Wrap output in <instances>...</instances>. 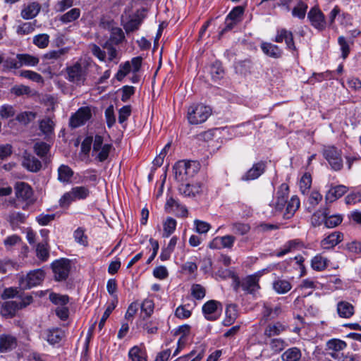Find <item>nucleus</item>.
Wrapping results in <instances>:
<instances>
[{"label":"nucleus","mask_w":361,"mask_h":361,"mask_svg":"<svg viewBox=\"0 0 361 361\" xmlns=\"http://www.w3.org/2000/svg\"><path fill=\"white\" fill-rule=\"evenodd\" d=\"M70 269V260L67 259H61L55 261L52 264L54 279L59 281L66 280L69 275Z\"/></svg>","instance_id":"nucleus-7"},{"label":"nucleus","mask_w":361,"mask_h":361,"mask_svg":"<svg viewBox=\"0 0 361 361\" xmlns=\"http://www.w3.org/2000/svg\"><path fill=\"white\" fill-rule=\"evenodd\" d=\"M39 129L45 135H50L53 133L55 123L51 118L47 117L40 121Z\"/></svg>","instance_id":"nucleus-40"},{"label":"nucleus","mask_w":361,"mask_h":361,"mask_svg":"<svg viewBox=\"0 0 361 361\" xmlns=\"http://www.w3.org/2000/svg\"><path fill=\"white\" fill-rule=\"evenodd\" d=\"M292 288L290 283L285 279H277L273 283L274 290L279 294H284Z\"/></svg>","instance_id":"nucleus-34"},{"label":"nucleus","mask_w":361,"mask_h":361,"mask_svg":"<svg viewBox=\"0 0 361 361\" xmlns=\"http://www.w3.org/2000/svg\"><path fill=\"white\" fill-rule=\"evenodd\" d=\"M259 279V278L257 275H250L238 282L236 286H240L246 293L255 295L260 288Z\"/></svg>","instance_id":"nucleus-11"},{"label":"nucleus","mask_w":361,"mask_h":361,"mask_svg":"<svg viewBox=\"0 0 361 361\" xmlns=\"http://www.w3.org/2000/svg\"><path fill=\"white\" fill-rule=\"evenodd\" d=\"M307 9V5L302 1H299L297 6L293 8L292 11V15L294 17L303 19L305 16Z\"/></svg>","instance_id":"nucleus-47"},{"label":"nucleus","mask_w":361,"mask_h":361,"mask_svg":"<svg viewBox=\"0 0 361 361\" xmlns=\"http://www.w3.org/2000/svg\"><path fill=\"white\" fill-rule=\"evenodd\" d=\"M22 165L27 171L34 173L39 171L42 168L41 161L34 155L26 151L23 154Z\"/></svg>","instance_id":"nucleus-14"},{"label":"nucleus","mask_w":361,"mask_h":361,"mask_svg":"<svg viewBox=\"0 0 361 361\" xmlns=\"http://www.w3.org/2000/svg\"><path fill=\"white\" fill-rule=\"evenodd\" d=\"M154 302L152 300L145 299L141 305V311L145 313L143 319H145L151 316L154 312Z\"/></svg>","instance_id":"nucleus-50"},{"label":"nucleus","mask_w":361,"mask_h":361,"mask_svg":"<svg viewBox=\"0 0 361 361\" xmlns=\"http://www.w3.org/2000/svg\"><path fill=\"white\" fill-rule=\"evenodd\" d=\"M328 265V259L322 257L321 255H317L314 257L311 261V266L314 270L321 271L324 270Z\"/></svg>","instance_id":"nucleus-35"},{"label":"nucleus","mask_w":361,"mask_h":361,"mask_svg":"<svg viewBox=\"0 0 361 361\" xmlns=\"http://www.w3.org/2000/svg\"><path fill=\"white\" fill-rule=\"evenodd\" d=\"M304 247L303 243L299 239H293L286 242L276 252L277 257H282L290 252L299 250Z\"/></svg>","instance_id":"nucleus-15"},{"label":"nucleus","mask_w":361,"mask_h":361,"mask_svg":"<svg viewBox=\"0 0 361 361\" xmlns=\"http://www.w3.org/2000/svg\"><path fill=\"white\" fill-rule=\"evenodd\" d=\"M112 148L111 144H104L102 148L99 149L96 153V158L100 161L103 162L109 157V152Z\"/></svg>","instance_id":"nucleus-57"},{"label":"nucleus","mask_w":361,"mask_h":361,"mask_svg":"<svg viewBox=\"0 0 361 361\" xmlns=\"http://www.w3.org/2000/svg\"><path fill=\"white\" fill-rule=\"evenodd\" d=\"M336 311L341 318L349 319L355 313L353 305L347 301H340L337 303Z\"/></svg>","instance_id":"nucleus-23"},{"label":"nucleus","mask_w":361,"mask_h":361,"mask_svg":"<svg viewBox=\"0 0 361 361\" xmlns=\"http://www.w3.org/2000/svg\"><path fill=\"white\" fill-rule=\"evenodd\" d=\"M3 66L4 71H10L11 69H18L20 68L19 60L12 57L4 59Z\"/></svg>","instance_id":"nucleus-55"},{"label":"nucleus","mask_w":361,"mask_h":361,"mask_svg":"<svg viewBox=\"0 0 361 361\" xmlns=\"http://www.w3.org/2000/svg\"><path fill=\"white\" fill-rule=\"evenodd\" d=\"M165 207L166 209L169 210V212L176 213L178 216L183 217L188 214L186 207L173 197L167 200Z\"/></svg>","instance_id":"nucleus-16"},{"label":"nucleus","mask_w":361,"mask_h":361,"mask_svg":"<svg viewBox=\"0 0 361 361\" xmlns=\"http://www.w3.org/2000/svg\"><path fill=\"white\" fill-rule=\"evenodd\" d=\"M104 49H106V54H108V60L109 61H114L117 59L118 52L116 49L113 46L110 42H106L104 46Z\"/></svg>","instance_id":"nucleus-62"},{"label":"nucleus","mask_w":361,"mask_h":361,"mask_svg":"<svg viewBox=\"0 0 361 361\" xmlns=\"http://www.w3.org/2000/svg\"><path fill=\"white\" fill-rule=\"evenodd\" d=\"M16 58L19 60L20 67L23 66H35L37 65L39 61L37 56L28 54H18L16 55Z\"/></svg>","instance_id":"nucleus-31"},{"label":"nucleus","mask_w":361,"mask_h":361,"mask_svg":"<svg viewBox=\"0 0 361 361\" xmlns=\"http://www.w3.org/2000/svg\"><path fill=\"white\" fill-rule=\"evenodd\" d=\"M73 171L67 165L62 164L58 169V180L63 183H71Z\"/></svg>","instance_id":"nucleus-28"},{"label":"nucleus","mask_w":361,"mask_h":361,"mask_svg":"<svg viewBox=\"0 0 361 361\" xmlns=\"http://www.w3.org/2000/svg\"><path fill=\"white\" fill-rule=\"evenodd\" d=\"M146 8L137 10L134 15L124 25L123 28L127 34L135 32L140 28L144 19L146 18Z\"/></svg>","instance_id":"nucleus-8"},{"label":"nucleus","mask_w":361,"mask_h":361,"mask_svg":"<svg viewBox=\"0 0 361 361\" xmlns=\"http://www.w3.org/2000/svg\"><path fill=\"white\" fill-rule=\"evenodd\" d=\"M17 346L16 338L9 334L0 335V352L6 353L15 349Z\"/></svg>","instance_id":"nucleus-20"},{"label":"nucleus","mask_w":361,"mask_h":361,"mask_svg":"<svg viewBox=\"0 0 361 361\" xmlns=\"http://www.w3.org/2000/svg\"><path fill=\"white\" fill-rule=\"evenodd\" d=\"M176 227V221L172 217H168L164 223V235L169 237L171 235Z\"/></svg>","instance_id":"nucleus-48"},{"label":"nucleus","mask_w":361,"mask_h":361,"mask_svg":"<svg viewBox=\"0 0 361 361\" xmlns=\"http://www.w3.org/2000/svg\"><path fill=\"white\" fill-rule=\"evenodd\" d=\"M40 10L41 5L38 2H31L23 7L20 16L25 20L32 19L38 15Z\"/></svg>","instance_id":"nucleus-19"},{"label":"nucleus","mask_w":361,"mask_h":361,"mask_svg":"<svg viewBox=\"0 0 361 361\" xmlns=\"http://www.w3.org/2000/svg\"><path fill=\"white\" fill-rule=\"evenodd\" d=\"M16 196L23 200H30L32 195V188L25 182H18L15 185Z\"/></svg>","instance_id":"nucleus-17"},{"label":"nucleus","mask_w":361,"mask_h":361,"mask_svg":"<svg viewBox=\"0 0 361 361\" xmlns=\"http://www.w3.org/2000/svg\"><path fill=\"white\" fill-rule=\"evenodd\" d=\"M80 16V10L78 8H74L63 14L59 20L63 23H69L76 20Z\"/></svg>","instance_id":"nucleus-36"},{"label":"nucleus","mask_w":361,"mask_h":361,"mask_svg":"<svg viewBox=\"0 0 361 361\" xmlns=\"http://www.w3.org/2000/svg\"><path fill=\"white\" fill-rule=\"evenodd\" d=\"M342 219L340 215H330L328 216L326 214L324 224L327 228H334L341 223Z\"/></svg>","instance_id":"nucleus-54"},{"label":"nucleus","mask_w":361,"mask_h":361,"mask_svg":"<svg viewBox=\"0 0 361 361\" xmlns=\"http://www.w3.org/2000/svg\"><path fill=\"white\" fill-rule=\"evenodd\" d=\"M286 204H287L283 218L290 219L300 207V200L297 196H293L288 202L281 198L275 197V200L269 205L274 209L275 212H278L282 211Z\"/></svg>","instance_id":"nucleus-1"},{"label":"nucleus","mask_w":361,"mask_h":361,"mask_svg":"<svg viewBox=\"0 0 361 361\" xmlns=\"http://www.w3.org/2000/svg\"><path fill=\"white\" fill-rule=\"evenodd\" d=\"M261 49L266 55L272 58L278 59L282 55L281 49L277 45L271 43H262Z\"/></svg>","instance_id":"nucleus-27"},{"label":"nucleus","mask_w":361,"mask_h":361,"mask_svg":"<svg viewBox=\"0 0 361 361\" xmlns=\"http://www.w3.org/2000/svg\"><path fill=\"white\" fill-rule=\"evenodd\" d=\"M281 313V309L279 306H276L273 309L267 303H264L262 315V319L266 322L276 319Z\"/></svg>","instance_id":"nucleus-26"},{"label":"nucleus","mask_w":361,"mask_h":361,"mask_svg":"<svg viewBox=\"0 0 361 361\" xmlns=\"http://www.w3.org/2000/svg\"><path fill=\"white\" fill-rule=\"evenodd\" d=\"M346 343L340 339H331L326 343V346L329 350H331L333 353H339L346 347Z\"/></svg>","instance_id":"nucleus-43"},{"label":"nucleus","mask_w":361,"mask_h":361,"mask_svg":"<svg viewBox=\"0 0 361 361\" xmlns=\"http://www.w3.org/2000/svg\"><path fill=\"white\" fill-rule=\"evenodd\" d=\"M75 200L86 199L90 195V190L85 186H77L71 189Z\"/></svg>","instance_id":"nucleus-46"},{"label":"nucleus","mask_w":361,"mask_h":361,"mask_svg":"<svg viewBox=\"0 0 361 361\" xmlns=\"http://www.w3.org/2000/svg\"><path fill=\"white\" fill-rule=\"evenodd\" d=\"M211 114V108L202 104H193L189 106L188 109V119L192 125H197L205 122Z\"/></svg>","instance_id":"nucleus-2"},{"label":"nucleus","mask_w":361,"mask_h":361,"mask_svg":"<svg viewBox=\"0 0 361 361\" xmlns=\"http://www.w3.org/2000/svg\"><path fill=\"white\" fill-rule=\"evenodd\" d=\"M312 185V177L310 174L305 173L300 180V188L302 194L308 192Z\"/></svg>","instance_id":"nucleus-52"},{"label":"nucleus","mask_w":361,"mask_h":361,"mask_svg":"<svg viewBox=\"0 0 361 361\" xmlns=\"http://www.w3.org/2000/svg\"><path fill=\"white\" fill-rule=\"evenodd\" d=\"M66 72L67 75L66 79L69 82L78 86L84 85L87 75L86 69L79 62L68 66Z\"/></svg>","instance_id":"nucleus-3"},{"label":"nucleus","mask_w":361,"mask_h":361,"mask_svg":"<svg viewBox=\"0 0 361 361\" xmlns=\"http://www.w3.org/2000/svg\"><path fill=\"white\" fill-rule=\"evenodd\" d=\"M211 75L214 80L221 78L224 75V69L219 62H215L210 68Z\"/></svg>","instance_id":"nucleus-58"},{"label":"nucleus","mask_w":361,"mask_h":361,"mask_svg":"<svg viewBox=\"0 0 361 361\" xmlns=\"http://www.w3.org/2000/svg\"><path fill=\"white\" fill-rule=\"evenodd\" d=\"M44 278V272L42 269L31 271L25 278L21 279L20 285L23 288H31L40 284Z\"/></svg>","instance_id":"nucleus-10"},{"label":"nucleus","mask_w":361,"mask_h":361,"mask_svg":"<svg viewBox=\"0 0 361 361\" xmlns=\"http://www.w3.org/2000/svg\"><path fill=\"white\" fill-rule=\"evenodd\" d=\"M49 36L47 34H39L33 37V44L40 49L48 47Z\"/></svg>","instance_id":"nucleus-45"},{"label":"nucleus","mask_w":361,"mask_h":361,"mask_svg":"<svg viewBox=\"0 0 361 361\" xmlns=\"http://www.w3.org/2000/svg\"><path fill=\"white\" fill-rule=\"evenodd\" d=\"M125 39L124 32L120 27H113L111 31L110 39L108 42L111 44H119Z\"/></svg>","instance_id":"nucleus-41"},{"label":"nucleus","mask_w":361,"mask_h":361,"mask_svg":"<svg viewBox=\"0 0 361 361\" xmlns=\"http://www.w3.org/2000/svg\"><path fill=\"white\" fill-rule=\"evenodd\" d=\"M68 51V48L49 51L43 55V59L46 61L47 63H54L55 61L59 59L62 56L67 54Z\"/></svg>","instance_id":"nucleus-32"},{"label":"nucleus","mask_w":361,"mask_h":361,"mask_svg":"<svg viewBox=\"0 0 361 361\" xmlns=\"http://www.w3.org/2000/svg\"><path fill=\"white\" fill-rule=\"evenodd\" d=\"M20 75L36 82L39 83L43 82L42 76L32 71H23L20 73Z\"/></svg>","instance_id":"nucleus-61"},{"label":"nucleus","mask_w":361,"mask_h":361,"mask_svg":"<svg viewBox=\"0 0 361 361\" xmlns=\"http://www.w3.org/2000/svg\"><path fill=\"white\" fill-rule=\"evenodd\" d=\"M49 145L44 142H37L34 145L35 152L41 158H43L47 155L49 151Z\"/></svg>","instance_id":"nucleus-53"},{"label":"nucleus","mask_w":361,"mask_h":361,"mask_svg":"<svg viewBox=\"0 0 361 361\" xmlns=\"http://www.w3.org/2000/svg\"><path fill=\"white\" fill-rule=\"evenodd\" d=\"M36 255L38 259L41 261L45 262L49 257L48 243L47 241L44 243H39L36 246Z\"/></svg>","instance_id":"nucleus-38"},{"label":"nucleus","mask_w":361,"mask_h":361,"mask_svg":"<svg viewBox=\"0 0 361 361\" xmlns=\"http://www.w3.org/2000/svg\"><path fill=\"white\" fill-rule=\"evenodd\" d=\"M265 343L269 345L271 350L275 353H280L287 345L286 341L283 339L279 338H271L269 343Z\"/></svg>","instance_id":"nucleus-37"},{"label":"nucleus","mask_w":361,"mask_h":361,"mask_svg":"<svg viewBox=\"0 0 361 361\" xmlns=\"http://www.w3.org/2000/svg\"><path fill=\"white\" fill-rule=\"evenodd\" d=\"M323 156L333 170L340 171L343 168L341 151L336 147L325 146L323 149Z\"/></svg>","instance_id":"nucleus-4"},{"label":"nucleus","mask_w":361,"mask_h":361,"mask_svg":"<svg viewBox=\"0 0 361 361\" xmlns=\"http://www.w3.org/2000/svg\"><path fill=\"white\" fill-rule=\"evenodd\" d=\"M130 71H132L131 64L130 61H126L125 63L120 64L119 69L116 75V78L118 80L121 81Z\"/></svg>","instance_id":"nucleus-49"},{"label":"nucleus","mask_w":361,"mask_h":361,"mask_svg":"<svg viewBox=\"0 0 361 361\" xmlns=\"http://www.w3.org/2000/svg\"><path fill=\"white\" fill-rule=\"evenodd\" d=\"M266 169V164L264 161H259L253 164L245 174L241 177L243 181H250L258 178L264 173Z\"/></svg>","instance_id":"nucleus-13"},{"label":"nucleus","mask_w":361,"mask_h":361,"mask_svg":"<svg viewBox=\"0 0 361 361\" xmlns=\"http://www.w3.org/2000/svg\"><path fill=\"white\" fill-rule=\"evenodd\" d=\"M343 240V234L341 232H333L321 241V246L323 249L329 250L333 248Z\"/></svg>","instance_id":"nucleus-22"},{"label":"nucleus","mask_w":361,"mask_h":361,"mask_svg":"<svg viewBox=\"0 0 361 361\" xmlns=\"http://www.w3.org/2000/svg\"><path fill=\"white\" fill-rule=\"evenodd\" d=\"M222 310L221 303L219 301L211 300L204 303L202 306V312L205 318L209 321L216 320Z\"/></svg>","instance_id":"nucleus-9"},{"label":"nucleus","mask_w":361,"mask_h":361,"mask_svg":"<svg viewBox=\"0 0 361 361\" xmlns=\"http://www.w3.org/2000/svg\"><path fill=\"white\" fill-rule=\"evenodd\" d=\"M243 13L244 8L243 6H238L233 8L226 18V25L225 27L219 32V37H221L226 32L231 30L238 23L241 21Z\"/></svg>","instance_id":"nucleus-5"},{"label":"nucleus","mask_w":361,"mask_h":361,"mask_svg":"<svg viewBox=\"0 0 361 361\" xmlns=\"http://www.w3.org/2000/svg\"><path fill=\"white\" fill-rule=\"evenodd\" d=\"M185 161H179L173 167L175 178L178 181H183L185 178Z\"/></svg>","instance_id":"nucleus-39"},{"label":"nucleus","mask_w":361,"mask_h":361,"mask_svg":"<svg viewBox=\"0 0 361 361\" xmlns=\"http://www.w3.org/2000/svg\"><path fill=\"white\" fill-rule=\"evenodd\" d=\"M226 318L224 321V326H229L233 324L237 318L236 307L230 305L226 307Z\"/></svg>","instance_id":"nucleus-44"},{"label":"nucleus","mask_w":361,"mask_h":361,"mask_svg":"<svg viewBox=\"0 0 361 361\" xmlns=\"http://www.w3.org/2000/svg\"><path fill=\"white\" fill-rule=\"evenodd\" d=\"M178 190L180 193L185 197H193L202 191V184L196 183L194 184H181Z\"/></svg>","instance_id":"nucleus-21"},{"label":"nucleus","mask_w":361,"mask_h":361,"mask_svg":"<svg viewBox=\"0 0 361 361\" xmlns=\"http://www.w3.org/2000/svg\"><path fill=\"white\" fill-rule=\"evenodd\" d=\"M36 117V114L32 111H25L16 116V120L25 125L33 121Z\"/></svg>","instance_id":"nucleus-60"},{"label":"nucleus","mask_w":361,"mask_h":361,"mask_svg":"<svg viewBox=\"0 0 361 361\" xmlns=\"http://www.w3.org/2000/svg\"><path fill=\"white\" fill-rule=\"evenodd\" d=\"M20 310L18 300H10L4 302L1 305V313L4 316L13 317L17 310Z\"/></svg>","instance_id":"nucleus-29"},{"label":"nucleus","mask_w":361,"mask_h":361,"mask_svg":"<svg viewBox=\"0 0 361 361\" xmlns=\"http://www.w3.org/2000/svg\"><path fill=\"white\" fill-rule=\"evenodd\" d=\"M49 298L54 304L61 306H64L69 301L68 295H61L55 293H50Z\"/></svg>","instance_id":"nucleus-51"},{"label":"nucleus","mask_w":361,"mask_h":361,"mask_svg":"<svg viewBox=\"0 0 361 361\" xmlns=\"http://www.w3.org/2000/svg\"><path fill=\"white\" fill-rule=\"evenodd\" d=\"M194 225L195 231L200 234L207 233L211 228L209 223L198 219L194 221Z\"/></svg>","instance_id":"nucleus-64"},{"label":"nucleus","mask_w":361,"mask_h":361,"mask_svg":"<svg viewBox=\"0 0 361 361\" xmlns=\"http://www.w3.org/2000/svg\"><path fill=\"white\" fill-rule=\"evenodd\" d=\"M74 201H75V197L72 190H70L63 195L60 198L59 203L61 207L66 208Z\"/></svg>","instance_id":"nucleus-59"},{"label":"nucleus","mask_w":361,"mask_h":361,"mask_svg":"<svg viewBox=\"0 0 361 361\" xmlns=\"http://www.w3.org/2000/svg\"><path fill=\"white\" fill-rule=\"evenodd\" d=\"M348 191L346 186L343 185H339L335 187H332L326 194V200L329 202H333L337 199L341 197Z\"/></svg>","instance_id":"nucleus-25"},{"label":"nucleus","mask_w":361,"mask_h":361,"mask_svg":"<svg viewBox=\"0 0 361 361\" xmlns=\"http://www.w3.org/2000/svg\"><path fill=\"white\" fill-rule=\"evenodd\" d=\"M287 328V326L279 322L269 324L264 328V336L266 338H271L272 337L279 336L286 331Z\"/></svg>","instance_id":"nucleus-18"},{"label":"nucleus","mask_w":361,"mask_h":361,"mask_svg":"<svg viewBox=\"0 0 361 361\" xmlns=\"http://www.w3.org/2000/svg\"><path fill=\"white\" fill-rule=\"evenodd\" d=\"M307 18L311 25L317 30H323L326 25V21L323 13L318 8L313 7L307 13Z\"/></svg>","instance_id":"nucleus-12"},{"label":"nucleus","mask_w":361,"mask_h":361,"mask_svg":"<svg viewBox=\"0 0 361 361\" xmlns=\"http://www.w3.org/2000/svg\"><path fill=\"white\" fill-rule=\"evenodd\" d=\"M205 288L200 284H194L191 288V294L197 300H201L205 296Z\"/></svg>","instance_id":"nucleus-63"},{"label":"nucleus","mask_w":361,"mask_h":361,"mask_svg":"<svg viewBox=\"0 0 361 361\" xmlns=\"http://www.w3.org/2000/svg\"><path fill=\"white\" fill-rule=\"evenodd\" d=\"M128 357L131 361H147V355L145 350L135 345L130 349Z\"/></svg>","instance_id":"nucleus-33"},{"label":"nucleus","mask_w":361,"mask_h":361,"mask_svg":"<svg viewBox=\"0 0 361 361\" xmlns=\"http://www.w3.org/2000/svg\"><path fill=\"white\" fill-rule=\"evenodd\" d=\"M301 350L296 347H292L287 349L282 355L283 361H299L301 359Z\"/></svg>","instance_id":"nucleus-30"},{"label":"nucleus","mask_w":361,"mask_h":361,"mask_svg":"<svg viewBox=\"0 0 361 361\" xmlns=\"http://www.w3.org/2000/svg\"><path fill=\"white\" fill-rule=\"evenodd\" d=\"M250 230V226L247 224L235 222L231 224V231L236 235H243L247 234Z\"/></svg>","instance_id":"nucleus-42"},{"label":"nucleus","mask_w":361,"mask_h":361,"mask_svg":"<svg viewBox=\"0 0 361 361\" xmlns=\"http://www.w3.org/2000/svg\"><path fill=\"white\" fill-rule=\"evenodd\" d=\"M64 336V332L59 328L47 329L44 332L43 337L51 345L59 343Z\"/></svg>","instance_id":"nucleus-24"},{"label":"nucleus","mask_w":361,"mask_h":361,"mask_svg":"<svg viewBox=\"0 0 361 361\" xmlns=\"http://www.w3.org/2000/svg\"><path fill=\"white\" fill-rule=\"evenodd\" d=\"M36 23V20H34L33 22L23 23L22 25L18 27V33L21 35H27L31 33L35 30Z\"/></svg>","instance_id":"nucleus-56"},{"label":"nucleus","mask_w":361,"mask_h":361,"mask_svg":"<svg viewBox=\"0 0 361 361\" xmlns=\"http://www.w3.org/2000/svg\"><path fill=\"white\" fill-rule=\"evenodd\" d=\"M92 116L91 109L89 106L80 107L74 114H73L69 121V126L72 128H76L83 126Z\"/></svg>","instance_id":"nucleus-6"}]
</instances>
